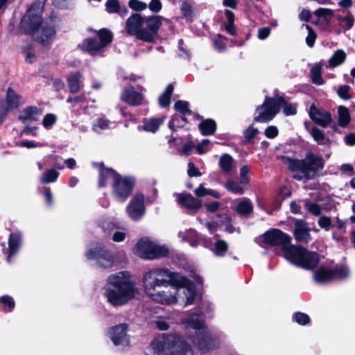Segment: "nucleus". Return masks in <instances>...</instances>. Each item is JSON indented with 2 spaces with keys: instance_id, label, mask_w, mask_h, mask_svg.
Instances as JSON below:
<instances>
[{
  "instance_id": "c03bdc74",
  "label": "nucleus",
  "mask_w": 355,
  "mask_h": 355,
  "mask_svg": "<svg viewBox=\"0 0 355 355\" xmlns=\"http://www.w3.org/2000/svg\"><path fill=\"white\" fill-rule=\"evenodd\" d=\"M314 15L319 17H324L328 21L334 15V10L330 8H320L314 11Z\"/></svg>"
},
{
  "instance_id": "c756f323",
  "label": "nucleus",
  "mask_w": 355,
  "mask_h": 355,
  "mask_svg": "<svg viewBox=\"0 0 355 355\" xmlns=\"http://www.w3.org/2000/svg\"><path fill=\"white\" fill-rule=\"evenodd\" d=\"M245 183L241 182L240 180L239 182L234 181V180H228L227 181L224 187L230 192L237 194V195H242L245 192V187H244Z\"/></svg>"
},
{
  "instance_id": "473e14b6",
  "label": "nucleus",
  "mask_w": 355,
  "mask_h": 355,
  "mask_svg": "<svg viewBox=\"0 0 355 355\" xmlns=\"http://www.w3.org/2000/svg\"><path fill=\"white\" fill-rule=\"evenodd\" d=\"M252 205L248 199L240 200L236 206V211L241 216H247L252 211Z\"/></svg>"
},
{
  "instance_id": "f8f14e48",
  "label": "nucleus",
  "mask_w": 355,
  "mask_h": 355,
  "mask_svg": "<svg viewBox=\"0 0 355 355\" xmlns=\"http://www.w3.org/2000/svg\"><path fill=\"white\" fill-rule=\"evenodd\" d=\"M112 40V35L110 31L102 29L98 33V38L85 40L83 43V48L91 55H94L100 53Z\"/></svg>"
},
{
  "instance_id": "052dcab7",
  "label": "nucleus",
  "mask_w": 355,
  "mask_h": 355,
  "mask_svg": "<svg viewBox=\"0 0 355 355\" xmlns=\"http://www.w3.org/2000/svg\"><path fill=\"white\" fill-rule=\"evenodd\" d=\"M214 44L216 49L222 51L226 48V44L224 42V39L220 35H218L214 40Z\"/></svg>"
},
{
  "instance_id": "0e129e2a",
  "label": "nucleus",
  "mask_w": 355,
  "mask_h": 355,
  "mask_svg": "<svg viewBox=\"0 0 355 355\" xmlns=\"http://www.w3.org/2000/svg\"><path fill=\"white\" fill-rule=\"evenodd\" d=\"M189 169L187 171L188 175L190 177H199L201 175V173L199 171V170L195 167L194 164L192 162H189L188 164Z\"/></svg>"
},
{
  "instance_id": "0eeeda50",
  "label": "nucleus",
  "mask_w": 355,
  "mask_h": 355,
  "mask_svg": "<svg viewBox=\"0 0 355 355\" xmlns=\"http://www.w3.org/2000/svg\"><path fill=\"white\" fill-rule=\"evenodd\" d=\"M324 166L322 157L307 155L303 160H293L290 162V168L295 172L293 176L297 180H309L315 177L318 171Z\"/></svg>"
},
{
  "instance_id": "f03ea898",
  "label": "nucleus",
  "mask_w": 355,
  "mask_h": 355,
  "mask_svg": "<svg viewBox=\"0 0 355 355\" xmlns=\"http://www.w3.org/2000/svg\"><path fill=\"white\" fill-rule=\"evenodd\" d=\"M139 293L135 282L128 272H119L110 275L105 288L107 302L114 306L128 304Z\"/></svg>"
},
{
  "instance_id": "bf43d9fd",
  "label": "nucleus",
  "mask_w": 355,
  "mask_h": 355,
  "mask_svg": "<svg viewBox=\"0 0 355 355\" xmlns=\"http://www.w3.org/2000/svg\"><path fill=\"white\" fill-rule=\"evenodd\" d=\"M258 132L259 131L257 128L250 126L245 132V137L246 140L248 141H251L253 138L255 137Z\"/></svg>"
},
{
  "instance_id": "6ab92c4d",
  "label": "nucleus",
  "mask_w": 355,
  "mask_h": 355,
  "mask_svg": "<svg viewBox=\"0 0 355 355\" xmlns=\"http://www.w3.org/2000/svg\"><path fill=\"white\" fill-rule=\"evenodd\" d=\"M176 196L178 204L191 211L196 212L202 206L201 200L189 193H178Z\"/></svg>"
},
{
  "instance_id": "603ef678",
  "label": "nucleus",
  "mask_w": 355,
  "mask_h": 355,
  "mask_svg": "<svg viewBox=\"0 0 355 355\" xmlns=\"http://www.w3.org/2000/svg\"><path fill=\"white\" fill-rule=\"evenodd\" d=\"M293 319L299 324L304 325L309 322V317L304 313H297L294 315Z\"/></svg>"
},
{
  "instance_id": "58836bf2",
  "label": "nucleus",
  "mask_w": 355,
  "mask_h": 355,
  "mask_svg": "<svg viewBox=\"0 0 355 355\" xmlns=\"http://www.w3.org/2000/svg\"><path fill=\"white\" fill-rule=\"evenodd\" d=\"M173 91L172 85H168L164 92L160 95L159 98V104L162 107H165L169 105L171 103V96Z\"/></svg>"
},
{
  "instance_id": "ddd939ff",
  "label": "nucleus",
  "mask_w": 355,
  "mask_h": 355,
  "mask_svg": "<svg viewBox=\"0 0 355 355\" xmlns=\"http://www.w3.org/2000/svg\"><path fill=\"white\" fill-rule=\"evenodd\" d=\"M127 32L130 35H135L137 38L143 41H150L151 35L146 32L144 19L139 14H134L126 21Z\"/></svg>"
},
{
  "instance_id": "bb28decb",
  "label": "nucleus",
  "mask_w": 355,
  "mask_h": 355,
  "mask_svg": "<svg viewBox=\"0 0 355 355\" xmlns=\"http://www.w3.org/2000/svg\"><path fill=\"white\" fill-rule=\"evenodd\" d=\"M322 64L321 62L315 63L312 66L310 71L312 82L318 85L324 84V80L322 77Z\"/></svg>"
},
{
  "instance_id": "1a4fd4ad",
  "label": "nucleus",
  "mask_w": 355,
  "mask_h": 355,
  "mask_svg": "<svg viewBox=\"0 0 355 355\" xmlns=\"http://www.w3.org/2000/svg\"><path fill=\"white\" fill-rule=\"evenodd\" d=\"M134 252L139 257L149 260L164 257L169 254L166 246L159 245L148 237L141 238L137 241Z\"/></svg>"
},
{
  "instance_id": "37998d69",
  "label": "nucleus",
  "mask_w": 355,
  "mask_h": 355,
  "mask_svg": "<svg viewBox=\"0 0 355 355\" xmlns=\"http://www.w3.org/2000/svg\"><path fill=\"white\" fill-rule=\"evenodd\" d=\"M228 245L227 243L223 240H218L214 245L213 252L215 255L222 257L224 256L227 251Z\"/></svg>"
},
{
  "instance_id": "3c124183",
  "label": "nucleus",
  "mask_w": 355,
  "mask_h": 355,
  "mask_svg": "<svg viewBox=\"0 0 355 355\" xmlns=\"http://www.w3.org/2000/svg\"><path fill=\"white\" fill-rule=\"evenodd\" d=\"M282 103H279V108L283 107V112L285 115H293L296 113L295 107H293L291 104L287 103L285 100L283 98Z\"/></svg>"
},
{
  "instance_id": "79ce46f5",
  "label": "nucleus",
  "mask_w": 355,
  "mask_h": 355,
  "mask_svg": "<svg viewBox=\"0 0 355 355\" xmlns=\"http://www.w3.org/2000/svg\"><path fill=\"white\" fill-rule=\"evenodd\" d=\"M59 176V173L54 169H50L40 177V181L44 184L55 182Z\"/></svg>"
},
{
  "instance_id": "dca6fc26",
  "label": "nucleus",
  "mask_w": 355,
  "mask_h": 355,
  "mask_svg": "<svg viewBox=\"0 0 355 355\" xmlns=\"http://www.w3.org/2000/svg\"><path fill=\"white\" fill-rule=\"evenodd\" d=\"M128 216L133 220H138L145 214L144 196L142 194L135 195L126 207Z\"/></svg>"
},
{
  "instance_id": "864d4df0",
  "label": "nucleus",
  "mask_w": 355,
  "mask_h": 355,
  "mask_svg": "<svg viewBox=\"0 0 355 355\" xmlns=\"http://www.w3.org/2000/svg\"><path fill=\"white\" fill-rule=\"evenodd\" d=\"M306 28L309 31V34L306 38V42L308 46L312 47L316 38V34L309 25H306Z\"/></svg>"
},
{
  "instance_id": "f704fd0d",
  "label": "nucleus",
  "mask_w": 355,
  "mask_h": 355,
  "mask_svg": "<svg viewBox=\"0 0 355 355\" xmlns=\"http://www.w3.org/2000/svg\"><path fill=\"white\" fill-rule=\"evenodd\" d=\"M311 135L314 141L319 145L327 146L329 144V139L326 137L324 132L317 127L312 128Z\"/></svg>"
},
{
  "instance_id": "7ed1b4c3",
  "label": "nucleus",
  "mask_w": 355,
  "mask_h": 355,
  "mask_svg": "<svg viewBox=\"0 0 355 355\" xmlns=\"http://www.w3.org/2000/svg\"><path fill=\"white\" fill-rule=\"evenodd\" d=\"M196 294L194 285L187 279H182L178 284H175L171 279L169 284L159 288L150 299L166 306L174 305L180 302L188 305L193 303Z\"/></svg>"
},
{
  "instance_id": "412c9836",
  "label": "nucleus",
  "mask_w": 355,
  "mask_h": 355,
  "mask_svg": "<svg viewBox=\"0 0 355 355\" xmlns=\"http://www.w3.org/2000/svg\"><path fill=\"white\" fill-rule=\"evenodd\" d=\"M162 17L161 16H153L144 19L145 28H147V33L151 35L150 41H146V42H155L157 33L162 24Z\"/></svg>"
},
{
  "instance_id": "b1692460",
  "label": "nucleus",
  "mask_w": 355,
  "mask_h": 355,
  "mask_svg": "<svg viewBox=\"0 0 355 355\" xmlns=\"http://www.w3.org/2000/svg\"><path fill=\"white\" fill-rule=\"evenodd\" d=\"M22 243L21 235L17 233H12L10 235L8 245H9V254L7 261L11 262V257L15 255L19 250Z\"/></svg>"
},
{
  "instance_id": "69168bd1",
  "label": "nucleus",
  "mask_w": 355,
  "mask_h": 355,
  "mask_svg": "<svg viewBox=\"0 0 355 355\" xmlns=\"http://www.w3.org/2000/svg\"><path fill=\"white\" fill-rule=\"evenodd\" d=\"M44 196L48 205H52L53 202V193L49 188H44L43 191Z\"/></svg>"
},
{
  "instance_id": "cd10ccee",
  "label": "nucleus",
  "mask_w": 355,
  "mask_h": 355,
  "mask_svg": "<svg viewBox=\"0 0 355 355\" xmlns=\"http://www.w3.org/2000/svg\"><path fill=\"white\" fill-rule=\"evenodd\" d=\"M334 277V273L331 270L324 268H320L314 272V279L318 283H325Z\"/></svg>"
},
{
  "instance_id": "5fc2aeb1",
  "label": "nucleus",
  "mask_w": 355,
  "mask_h": 355,
  "mask_svg": "<svg viewBox=\"0 0 355 355\" xmlns=\"http://www.w3.org/2000/svg\"><path fill=\"white\" fill-rule=\"evenodd\" d=\"M148 6L150 10L154 13L159 12L162 8L160 0H151Z\"/></svg>"
},
{
  "instance_id": "4468645a",
  "label": "nucleus",
  "mask_w": 355,
  "mask_h": 355,
  "mask_svg": "<svg viewBox=\"0 0 355 355\" xmlns=\"http://www.w3.org/2000/svg\"><path fill=\"white\" fill-rule=\"evenodd\" d=\"M89 259H96L98 264L103 268H109L114 265V259L105 247L96 245L86 254Z\"/></svg>"
},
{
  "instance_id": "6e6552de",
  "label": "nucleus",
  "mask_w": 355,
  "mask_h": 355,
  "mask_svg": "<svg viewBox=\"0 0 355 355\" xmlns=\"http://www.w3.org/2000/svg\"><path fill=\"white\" fill-rule=\"evenodd\" d=\"M113 180L112 192L114 198L120 202H123L130 196L133 187V180L130 178L121 177L114 171L109 168H103L101 171L99 187H105L103 182L105 177Z\"/></svg>"
},
{
  "instance_id": "f3484780",
  "label": "nucleus",
  "mask_w": 355,
  "mask_h": 355,
  "mask_svg": "<svg viewBox=\"0 0 355 355\" xmlns=\"http://www.w3.org/2000/svg\"><path fill=\"white\" fill-rule=\"evenodd\" d=\"M19 104V95L12 88H8L6 101H0V116L4 117L10 110L17 107Z\"/></svg>"
},
{
  "instance_id": "13d9d810",
  "label": "nucleus",
  "mask_w": 355,
  "mask_h": 355,
  "mask_svg": "<svg viewBox=\"0 0 355 355\" xmlns=\"http://www.w3.org/2000/svg\"><path fill=\"white\" fill-rule=\"evenodd\" d=\"M250 168L246 165L242 166L240 169V180L241 182L245 183V184L249 182V178L248 176Z\"/></svg>"
},
{
  "instance_id": "8fccbe9b",
  "label": "nucleus",
  "mask_w": 355,
  "mask_h": 355,
  "mask_svg": "<svg viewBox=\"0 0 355 355\" xmlns=\"http://www.w3.org/2000/svg\"><path fill=\"white\" fill-rule=\"evenodd\" d=\"M305 208L311 212L312 214L315 216H319L321 214V208L320 207L315 203L306 202H305Z\"/></svg>"
},
{
  "instance_id": "c9c22d12",
  "label": "nucleus",
  "mask_w": 355,
  "mask_h": 355,
  "mask_svg": "<svg viewBox=\"0 0 355 355\" xmlns=\"http://www.w3.org/2000/svg\"><path fill=\"white\" fill-rule=\"evenodd\" d=\"M105 6L107 12L110 13L121 12L122 15H125L128 13V10L125 8H121L117 0H108Z\"/></svg>"
},
{
  "instance_id": "2f4dec72",
  "label": "nucleus",
  "mask_w": 355,
  "mask_h": 355,
  "mask_svg": "<svg viewBox=\"0 0 355 355\" xmlns=\"http://www.w3.org/2000/svg\"><path fill=\"white\" fill-rule=\"evenodd\" d=\"M112 122L104 118H99L95 120L92 124V130L96 133H101L111 128Z\"/></svg>"
},
{
  "instance_id": "aec40b11",
  "label": "nucleus",
  "mask_w": 355,
  "mask_h": 355,
  "mask_svg": "<svg viewBox=\"0 0 355 355\" xmlns=\"http://www.w3.org/2000/svg\"><path fill=\"white\" fill-rule=\"evenodd\" d=\"M310 228L302 220H296L294 228L295 239L301 243H308L311 239Z\"/></svg>"
},
{
  "instance_id": "49530a36",
  "label": "nucleus",
  "mask_w": 355,
  "mask_h": 355,
  "mask_svg": "<svg viewBox=\"0 0 355 355\" xmlns=\"http://www.w3.org/2000/svg\"><path fill=\"white\" fill-rule=\"evenodd\" d=\"M128 5L130 8L137 11L144 10L148 7V5L146 3L139 0H130Z\"/></svg>"
},
{
  "instance_id": "de8ad7c7",
  "label": "nucleus",
  "mask_w": 355,
  "mask_h": 355,
  "mask_svg": "<svg viewBox=\"0 0 355 355\" xmlns=\"http://www.w3.org/2000/svg\"><path fill=\"white\" fill-rule=\"evenodd\" d=\"M56 121V116L53 114H48L42 120V125L46 129H50Z\"/></svg>"
},
{
  "instance_id": "6e6d98bb",
  "label": "nucleus",
  "mask_w": 355,
  "mask_h": 355,
  "mask_svg": "<svg viewBox=\"0 0 355 355\" xmlns=\"http://www.w3.org/2000/svg\"><path fill=\"white\" fill-rule=\"evenodd\" d=\"M349 89H350V87L348 85H345L341 86L338 89V96L341 98L345 99V100H348V99L351 98V96L349 94Z\"/></svg>"
},
{
  "instance_id": "423d86ee",
  "label": "nucleus",
  "mask_w": 355,
  "mask_h": 355,
  "mask_svg": "<svg viewBox=\"0 0 355 355\" xmlns=\"http://www.w3.org/2000/svg\"><path fill=\"white\" fill-rule=\"evenodd\" d=\"M173 278V273L163 268H153L143 275L142 284L144 291L150 298L159 288L169 284Z\"/></svg>"
},
{
  "instance_id": "2eb2a0df",
  "label": "nucleus",
  "mask_w": 355,
  "mask_h": 355,
  "mask_svg": "<svg viewBox=\"0 0 355 355\" xmlns=\"http://www.w3.org/2000/svg\"><path fill=\"white\" fill-rule=\"evenodd\" d=\"M128 326L125 323L112 327L109 331V336L114 345L122 347L130 345V337L128 334Z\"/></svg>"
},
{
  "instance_id": "a18cd8bd",
  "label": "nucleus",
  "mask_w": 355,
  "mask_h": 355,
  "mask_svg": "<svg viewBox=\"0 0 355 355\" xmlns=\"http://www.w3.org/2000/svg\"><path fill=\"white\" fill-rule=\"evenodd\" d=\"M338 21L346 28L347 30L350 29L354 24V17L352 15L348 14L345 17L338 16L337 17Z\"/></svg>"
},
{
  "instance_id": "a19ab883",
  "label": "nucleus",
  "mask_w": 355,
  "mask_h": 355,
  "mask_svg": "<svg viewBox=\"0 0 355 355\" xmlns=\"http://www.w3.org/2000/svg\"><path fill=\"white\" fill-rule=\"evenodd\" d=\"M195 194L198 197H205L209 195L214 198H218L220 196L218 192L212 189H206L202 184L199 185L195 189Z\"/></svg>"
},
{
  "instance_id": "4c0bfd02",
  "label": "nucleus",
  "mask_w": 355,
  "mask_h": 355,
  "mask_svg": "<svg viewBox=\"0 0 355 355\" xmlns=\"http://www.w3.org/2000/svg\"><path fill=\"white\" fill-rule=\"evenodd\" d=\"M234 159L227 154L223 155L219 159V166L223 172L229 173L232 169Z\"/></svg>"
},
{
  "instance_id": "09e8293b",
  "label": "nucleus",
  "mask_w": 355,
  "mask_h": 355,
  "mask_svg": "<svg viewBox=\"0 0 355 355\" xmlns=\"http://www.w3.org/2000/svg\"><path fill=\"white\" fill-rule=\"evenodd\" d=\"M318 225L326 231H329L333 227L331 220L328 216H321L318 220Z\"/></svg>"
},
{
  "instance_id": "4d7b16f0",
  "label": "nucleus",
  "mask_w": 355,
  "mask_h": 355,
  "mask_svg": "<svg viewBox=\"0 0 355 355\" xmlns=\"http://www.w3.org/2000/svg\"><path fill=\"white\" fill-rule=\"evenodd\" d=\"M0 302L2 303L5 308L11 310L15 306V302L12 298L10 296H3L0 298Z\"/></svg>"
},
{
  "instance_id": "338daca9",
  "label": "nucleus",
  "mask_w": 355,
  "mask_h": 355,
  "mask_svg": "<svg viewBox=\"0 0 355 355\" xmlns=\"http://www.w3.org/2000/svg\"><path fill=\"white\" fill-rule=\"evenodd\" d=\"M210 143V141L209 139H203L201 143L198 144L196 146V150L198 152L199 154H204L206 150H205V148L207 147Z\"/></svg>"
},
{
  "instance_id": "680f3d73",
  "label": "nucleus",
  "mask_w": 355,
  "mask_h": 355,
  "mask_svg": "<svg viewBox=\"0 0 355 355\" xmlns=\"http://www.w3.org/2000/svg\"><path fill=\"white\" fill-rule=\"evenodd\" d=\"M278 135V130L274 125L268 126L265 130V135L268 138H275Z\"/></svg>"
},
{
  "instance_id": "e433bc0d",
  "label": "nucleus",
  "mask_w": 355,
  "mask_h": 355,
  "mask_svg": "<svg viewBox=\"0 0 355 355\" xmlns=\"http://www.w3.org/2000/svg\"><path fill=\"white\" fill-rule=\"evenodd\" d=\"M164 121V117L150 119L145 122L144 128L148 132H155Z\"/></svg>"
},
{
  "instance_id": "7c9ffc66",
  "label": "nucleus",
  "mask_w": 355,
  "mask_h": 355,
  "mask_svg": "<svg viewBox=\"0 0 355 355\" xmlns=\"http://www.w3.org/2000/svg\"><path fill=\"white\" fill-rule=\"evenodd\" d=\"M175 110L177 112L182 115V119L187 122V116L192 114L189 109V103L184 101H178L174 105Z\"/></svg>"
},
{
  "instance_id": "ea45409f",
  "label": "nucleus",
  "mask_w": 355,
  "mask_h": 355,
  "mask_svg": "<svg viewBox=\"0 0 355 355\" xmlns=\"http://www.w3.org/2000/svg\"><path fill=\"white\" fill-rule=\"evenodd\" d=\"M338 124L341 127H345L350 121V114L349 110L344 107L340 106L338 110Z\"/></svg>"
},
{
  "instance_id": "20e7f679",
  "label": "nucleus",
  "mask_w": 355,
  "mask_h": 355,
  "mask_svg": "<svg viewBox=\"0 0 355 355\" xmlns=\"http://www.w3.org/2000/svg\"><path fill=\"white\" fill-rule=\"evenodd\" d=\"M187 334L203 352H208L219 346V340L211 335L203 321L198 315L193 314L182 321Z\"/></svg>"
},
{
  "instance_id": "f257e3e1",
  "label": "nucleus",
  "mask_w": 355,
  "mask_h": 355,
  "mask_svg": "<svg viewBox=\"0 0 355 355\" xmlns=\"http://www.w3.org/2000/svg\"><path fill=\"white\" fill-rule=\"evenodd\" d=\"M291 239L289 235L277 229L269 230L263 235L266 243L282 246L284 256L289 262L307 270L316 266L319 261L318 254L302 247L290 245Z\"/></svg>"
},
{
  "instance_id": "c85d7f7f",
  "label": "nucleus",
  "mask_w": 355,
  "mask_h": 355,
  "mask_svg": "<svg viewBox=\"0 0 355 355\" xmlns=\"http://www.w3.org/2000/svg\"><path fill=\"white\" fill-rule=\"evenodd\" d=\"M346 59V54L343 50H337L328 61L327 67L334 68L340 65Z\"/></svg>"
},
{
  "instance_id": "72a5a7b5",
  "label": "nucleus",
  "mask_w": 355,
  "mask_h": 355,
  "mask_svg": "<svg viewBox=\"0 0 355 355\" xmlns=\"http://www.w3.org/2000/svg\"><path fill=\"white\" fill-rule=\"evenodd\" d=\"M199 128L202 135H209L215 132L216 125L214 121L207 119L200 123Z\"/></svg>"
},
{
  "instance_id": "a878e982",
  "label": "nucleus",
  "mask_w": 355,
  "mask_h": 355,
  "mask_svg": "<svg viewBox=\"0 0 355 355\" xmlns=\"http://www.w3.org/2000/svg\"><path fill=\"white\" fill-rule=\"evenodd\" d=\"M82 78V75L79 72L71 73L68 76V87L71 92H78L81 87Z\"/></svg>"
},
{
  "instance_id": "e2e57ef3",
  "label": "nucleus",
  "mask_w": 355,
  "mask_h": 355,
  "mask_svg": "<svg viewBox=\"0 0 355 355\" xmlns=\"http://www.w3.org/2000/svg\"><path fill=\"white\" fill-rule=\"evenodd\" d=\"M334 273V276H337L340 279H345L349 275V270L346 267H342L338 269Z\"/></svg>"
},
{
  "instance_id": "39448f33",
  "label": "nucleus",
  "mask_w": 355,
  "mask_h": 355,
  "mask_svg": "<svg viewBox=\"0 0 355 355\" xmlns=\"http://www.w3.org/2000/svg\"><path fill=\"white\" fill-rule=\"evenodd\" d=\"M154 355H193L191 346L176 334H162L150 343Z\"/></svg>"
},
{
  "instance_id": "5701e85b",
  "label": "nucleus",
  "mask_w": 355,
  "mask_h": 355,
  "mask_svg": "<svg viewBox=\"0 0 355 355\" xmlns=\"http://www.w3.org/2000/svg\"><path fill=\"white\" fill-rule=\"evenodd\" d=\"M121 100L130 105H138L143 101L141 94L136 92L133 87L125 89L121 94Z\"/></svg>"
},
{
  "instance_id": "774afa93",
  "label": "nucleus",
  "mask_w": 355,
  "mask_h": 355,
  "mask_svg": "<svg viewBox=\"0 0 355 355\" xmlns=\"http://www.w3.org/2000/svg\"><path fill=\"white\" fill-rule=\"evenodd\" d=\"M270 33V29L269 28H259L258 31V37L260 40H264L268 37Z\"/></svg>"
},
{
  "instance_id": "393cba45",
  "label": "nucleus",
  "mask_w": 355,
  "mask_h": 355,
  "mask_svg": "<svg viewBox=\"0 0 355 355\" xmlns=\"http://www.w3.org/2000/svg\"><path fill=\"white\" fill-rule=\"evenodd\" d=\"M42 114L41 110L37 107H28L24 109L19 115V119L24 123L27 121H33L37 120Z\"/></svg>"
},
{
  "instance_id": "4be33fe9",
  "label": "nucleus",
  "mask_w": 355,
  "mask_h": 355,
  "mask_svg": "<svg viewBox=\"0 0 355 355\" xmlns=\"http://www.w3.org/2000/svg\"><path fill=\"white\" fill-rule=\"evenodd\" d=\"M55 35V31L53 26L43 25L38 31H36L33 37L39 42L46 44L51 42Z\"/></svg>"
},
{
  "instance_id": "9b49d317",
  "label": "nucleus",
  "mask_w": 355,
  "mask_h": 355,
  "mask_svg": "<svg viewBox=\"0 0 355 355\" xmlns=\"http://www.w3.org/2000/svg\"><path fill=\"white\" fill-rule=\"evenodd\" d=\"M283 98L266 97L263 104L256 110L257 116L254 121L266 123L272 120L279 111V103H282Z\"/></svg>"
},
{
  "instance_id": "a211bd4d",
  "label": "nucleus",
  "mask_w": 355,
  "mask_h": 355,
  "mask_svg": "<svg viewBox=\"0 0 355 355\" xmlns=\"http://www.w3.org/2000/svg\"><path fill=\"white\" fill-rule=\"evenodd\" d=\"M310 118L318 125L323 128L327 127L331 122V114L325 111L318 109L315 105H311L309 110Z\"/></svg>"
},
{
  "instance_id": "9d476101",
  "label": "nucleus",
  "mask_w": 355,
  "mask_h": 355,
  "mask_svg": "<svg viewBox=\"0 0 355 355\" xmlns=\"http://www.w3.org/2000/svg\"><path fill=\"white\" fill-rule=\"evenodd\" d=\"M43 2L38 1L33 4L24 16L21 21V28L27 33L33 36L40 30L42 24V13Z\"/></svg>"
}]
</instances>
